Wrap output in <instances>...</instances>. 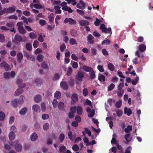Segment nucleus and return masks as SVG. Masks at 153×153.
<instances>
[{
	"label": "nucleus",
	"instance_id": "473e14b6",
	"mask_svg": "<svg viewBox=\"0 0 153 153\" xmlns=\"http://www.w3.org/2000/svg\"><path fill=\"white\" fill-rule=\"evenodd\" d=\"M15 39L17 41L21 42L22 41V39L21 36L19 34H16L15 36Z\"/></svg>",
	"mask_w": 153,
	"mask_h": 153
},
{
	"label": "nucleus",
	"instance_id": "1a4fd4ad",
	"mask_svg": "<svg viewBox=\"0 0 153 153\" xmlns=\"http://www.w3.org/2000/svg\"><path fill=\"white\" fill-rule=\"evenodd\" d=\"M64 22L66 23L69 22L70 24H74L76 23V22L73 19L69 18H66L64 21Z\"/></svg>",
	"mask_w": 153,
	"mask_h": 153
},
{
	"label": "nucleus",
	"instance_id": "412c9836",
	"mask_svg": "<svg viewBox=\"0 0 153 153\" xmlns=\"http://www.w3.org/2000/svg\"><path fill=\"white\" fill-rule=\"evenodd\" d=\"M89 72L90 75V77L91 79H94L96 77L95 74L93 69H92L91 70H90V71Z\"/></svg>",
	"mask_w": 153,
	"mask_h": 153
},
{
	"label": "nucleus",
	"instance_id": "79ce46f5",
	"mask_svg": "<svg viewBox=\"0 0 153 153\" xmlns=\"http://www.w3.org/2000/svg\"><path fill=\"white\" fill-rule=\"evenodd\" d=\"M54 14L51 13L50 14V15L48 17V18L49 19V22H51V24L52 22L53 21V20L54 19Z\"/></svg>",
	"mask_w": 153,
	"mask_h": 153
},
{
	"label": "nucleus",
	"instance_id": "a211bd4d",
	"mask_svg": "<svg viewBox=\"0 0 153 153\" xmlns=\"http://www.w3.org/2000/svg\"><path fill=\"white\" fill-rule=\"evenodd\" d=\"M38 138L37 134L34 132L30 136L31 140L32 141H35Z\"/></svg>",
	"mask_w": 153,
	"mask_h": 153
},
{
	"label": "nucleus",
	"instance_id": "423d86ee",
	"mask_svg": "<svg viewBox=\"0 0 153 153\" xmlns=\"http://www.w3.org/2000/svg\"><path fill=\"white\" fill-rule=\"evenodd\" d=\"M18 142H14L12 144V145H13L15 147V148L16 150L18 152H20L22 149V147L21 145L18 144Z\"/></svg>",
	"mask_w": 153,
	"mask_h": 153
},
{
	"label": "nucleus",
	"instance_id": "bb28decb",
	"mask_svg": "<svg viewBox=\"0 0 153 153\" xmlns=\"http://www.w3.org/2000/svg\"><path fill=\"white\" fill-rule=\"evenodd\" d=\"M85 71L89 72L90 71V70H91L93 68L87 66H84L82 68Z\"/></svg>",
	"mask_w": 153,
	"mask_h": 153
},
{
	"label": "nucleus",
	"instance_id": "9d476101",
	"mask_svg": "<svg viewBox=\"0 0 153 153\" xmlns=\"http://www.w3.org/2000/svg\"><path fill=\"white\" fill-rule=\"evenodd\" d=\"M58 108L60 111H64L65 110V105L64 103L62 102H60L58 104Z\"/></svg>",
	"mask_w": 153,
	"mask_h": 153
},
{
	"label": "nucleus",
	"instance_id": "aec40b11",
	"mask_svg": "<svg viewBox=\"0 0 153 153\" xmlns=\"http://www.w3.org/2000/svg\"><path fill=\"white\" fill-rule=\"evenodd\" d=\"M94 37L91 34H89L88 36V41L90 44H93L94 43V42L93 40Z\"/></svg>",
	"mask_w": 153,
	"mask_h": 153
},
{
	"label": "nucleus",
	"instance_id": "58836bf2",
	"mask_svg": "<svg viewBox=\"0 0 153 153\" xmlns=\"http://www.w3.org/2000/svg\"><path fill=\"white\" fill-rule=\"evenodd\" d=\"M97 50L96 48H91V55L92 56H95L97 54Z\"/></svg>",
	"mask_w": 153,
	"mask_h": 153
},
{
	"label": "nucleus",
	"instance_id": "a18cd8bd",
	"mask_svg": "<svg viewBox=\"0 0 153 153\" xmlns=\"http://www.w3.org/2000/svg\"><path fill=\"white\" fill-rule=\"evenodd\" d=\"M61 96V93L59 91H56L54 94L55 97L57 99H59Z\"/></svg>",
	"mask_w": 153,
	"mask_h": 153
},
{
	"label": "nucleus",
	"instance_id": "dca6fc26",
	"mask_svg": "<svg viewBox=\"0 0 153 153\" xmlns=\"http://www.w3.org/2000/svg\"><path fill=\"white\" fill-rule=\"evenodd\" d=\"M25 99V96L22 95L20 97L19 99L18 102L19 104H22L23 103Z\"/></svg>",
	"mask_w": 153,
	"mask_h": 153
},
{
	"label": "nucleus",
	"instance_id": "de8ad7c7",
	"mask_svg": "<svg viewBox=\"0 0 153 153\" xmlns=\"http://www.w3.org/2000/svg\"><path fill=\"white\" fill-rule=\"evenodd\" d=\"M69 43L71 45H74L77 44L76 41L73 38H71L69 40Z\"/></svg>",
	"mask_w": 153,
	"mask_h": 153
},
{
	"label": "nucleus",
	"instance_id": "5701e85b",
	"mask_svg": "<svg viewBox=\"0 0 153 153\" xmlns=\"http://www.w3.org/2000/svg\"><path fill=\"white\" fill-rule=\"evenodd\" d=\"M124 113L125 114H127L128 116H130L132 113L131 109L127 108H125Z\"/></svg>",
	"mask_w": 153,
	"mask_h": 153
},
{
	"label": "nucleus",
	"instance_id": "338daca9",
	"mask_svg": "<svg viewBox=\"0 0 153 153\" xmlns=\"http://www.w3.org/2000/svg\"><path fill=\"white\" fill-rule=\"evenodd\" d=\"M34 7L35 8L40 9L43 8L42 6L40 4H35Z\"/></svg>",
	"mask_w": 153,
	"mask_h": 153
},
{
	"label": "nucleus",
	"instance_id": "052dcab7",
	"mask_svg": "<svg viewBox=\"0 0 153 153\" xmlns=\"http://www.w3.org/2000/svg\"><path fill=\"white\" fill-rule=\"evenodd\" d=\"M90 114L88 115V117H93L94 114L95 113V110L94 109H92L91 110V111L89 112Z\"/></svg>",
	"mask_w": 153,
	"mask_h": 153
},
{
	"label": "nucleus",
	"instance_id": "ea45409f",
	"mask_svg": "<svg viewBox=\"0 0 153 153\" xmlns=\"http://www.w3.org/2000/svg\"><path fill=\"white\" fill-rule=\"evenodd\" d=\"M82 112V110L81 107L79 106L77 107V113L79 115H81Z\"/></svg>",
	"mask_w": 153,
	"mask_h": 153
},
{
	"label": "nucleus",
	"instance_id": "69168bd1",
	"mask_svg": "<svg viewBox=\"0 0 153 153\" xmlns=\"http://www.w3.org/2000/svg\"><path fill=\"white\" fill-rule=\"evenodd\" d=\"M49 118V116L48 114H43L42 115V118L44 120L48 119Z\"/></svg>",
	"mask_w": 153,
	"mask_h": 153
},
{
	"label": "nucleus",
	"instance_id": "e2e57ef3",
	"mask_svg": "<svg viewBox=\"0 0 153 153\" xmlns=\"http://www.w3.org/2000/svg\"><path fill=\"white\" fill-rule=\"evenodd\" d=\"M138 79L139 77H137L135 79L133 80L132 82V84L134 85H136L137 84Z\"/></svg>",
	"mask_w": 153,
	"mask_h": 153
},
{
	"label": "nucleus",
	"instance_id": "ddd939ff",
	"mask_svg": "<svg viewBox=\"0 0 153 153\" xmlns=\"http://www.w3.org/2000/svg\"><path fill=\"white\" fill-rule=\"evenodd\" d=\"M16 7L15 6L10 7L8 8H5L6 9V13L8 12L10 13H14L15 11Z\"/></svg>",
	"mask_w": 153,
	"mask_h": 153
},
{
	"label": "nucleus",
	"instance_id": "2eb2a0df",
	"mask_svg": "<svg viewBox=\"0 0 153 153\" xmlns=\"http://www.w3.org/2000/svg\"><path fill=\"white\" fill-rule=\"evenodd\" d=\"M32 110L34 111L38 112L40 110V106L37 104H35L33 105L32 107Z\"/></svg>",
	"mask_w": 153,
	"mask_h": 153
},
{
	"label": "nucleus",
	"instance_id": "a19ab883",
	"mask_svg": "<svg viewBox=\"0 0 153 153\" xmlns=\"http://www.w3.org/2000/svg\"><path fill=\"white\" fill-rule=\"evenodd\" d=\"M27 126L25 125H23L21 127L22 131L23 132H25L27 131Z\"/></svg>",
	"mask_w": 153,
	"mask_h": 153
},
{
	"label": "nucleus",
	"instance_id": "8fccbe9b",
	"mask_svg": "<svg viewBox=\"0 0 153 153\" xmlns=\"http://www.w3.org/2000/svg\"><path fill=\"white\" fill-rule=\"evenodd\" d=\"M115 85L113 83H111L108 87V90L109 91H110L112 90L114 88Z\"/></svg>",
	"mask_w": 153,
	"mask_h": 153
},
{
	"label": "nucleus",
	"instance_id": "0e129e2a",
	"mask_svg": "<svg viewBox=\"0 0 153 153\" xmlns=\"http://www.w3.org/2000/svg\"><path fill=\"white\" fill-rule=\"evenodd\" d=\"M72 149L75 151H78L79 150V148L78 146L76 144L72 146Z\"/></svg>",
	"mask_w": 153,
	"mask_h": 153
},
{
	"label": "nucleus",
	"instance_id": "7ed1b4c3",
	"mask_svg": "<svg viewBox=\"0 0 153 153\" xmlns=\"http://www.w3.org/2000/svg\"><path fill=\"white\" fill-rule=\"evenodd\" d=\"M84 76V73L83 72L81 71H79L75 77L76 82L82 81Z\"/></svg>",
	"mask_w": 153,
	"mask_h": 153
},
{
	"label": "nucleus",
	"instance_id": "2f4dec72",
	"mask_svg": "<svg viewBox=\"0 0 153 153\" xmlns=\"http://www.w3.org/2000/svg\"><path fill=\"white\" fill-rule=\"evenodd\" d=\"M122 101L121 100H119L116 102L115 104V106L117 108H119L122 105Z\"/></svg>",
	"mask_w": 153,
	"mask_h": 153
},
{
	"label": "nucleus",
	"instance_id": "f8f14e48",
	"mask_svg": "<svg viewBox=\"0 0 153 153\" xmlns=\"http://www.w3.org/2000/svg\"><path fill=\"white\" fill-rule=\"evenodd\" d=\"M42 98L41 96L39 95H36L34 98V100L35 102L39 103L42 101Z\"/></svg>",
	"mask_w": 153,
	"mask_h": 153
},
{
	"label": "nucleus",
	"instance_id": "6e6d98bb",
	"mask_svg": "<svg viewBox=\"0 0 153 153\" xmlns=\"http://www.w3.org/2000/svg\"><path fill=\"white\" fill-rule=\"evenodd\" d=\"M6 71L9 70L10 69V67L7 64L5 63L3 65Z\"/></svg>",
	"mask_w": 153,
	"mask_h": 153
},
{
	"label": "nucleus",
	"instance_id": "5fc2aeb1",
	"mask_svg": "<svg viewBox=\"0 0 153 153\" xmlns=\"http://www.w3.org/2000/svg\"><path fill=\"white\" fill-rule=\"evenodd\" d=\"M110 42L109 39H105L102 42V45H103L104 44H106L108 45L110 43Z\"/></svg>",
	"mask_w": 153,
	"mask_h": 153
},
{
	"label": "nucleus",
	"instance_id": "20e7f679",
	"mask_svg": "<svg viewBox=\"0 0 153 153\" xmlns=\"http://www.w3.org/2000/svg\"><path fill=\"white\" fill-rule=\"evenodd\" d=\"M100 29L103 33H110V35L111 34V28L110 27H108L107 29L105 27V25L103 24H102L100 26Z\"/></svg>",
	"mask_w": 153,
	"mask_h": 153
},
{
	"label": "nucleus",
	"instance_id": "6ab92c4d",
	"mask_svg": "<svg viewBox=\"0 0 153 153\" xmlns=\"http://www.w3.org/2000/svg\"><path fill=\"white\" fill-rule=\"evenodd\" d=\"M27 111V108L26 107L22 108L19 111V114L22 115H25Z\"/></svg>",
	"mask_w": 153,
	"mask_h": 153
},
{
	"label": "nucleus",
	"instance_id": "72a5a7b5",
	"mask_svg": "<svg viewBox=\"0 0 153 153\" xmlns=\"http://www.w3.org/2000/svg\"><path fill=\"white\" fill-rule=\"evenodd\" d=\"M12 105L14 107H16L18 105V102L17 100L16 99H15L11 102Z\"/></svg>",
	"mask_w": 153,
	"mask_h": 153
},
{
	"label": "nucleus",
	"instance_id": "9b49d317",
	"mask_svg": "<svg viewBox=\"0 0 153 153\" xmlns=\"http://www.w3.org/2000/svg\"><path fill=\"white\" fill-rule=\"evenodd\" d=\"M24 90L22 88H19L17 89L14 93L15 96H18L21 94L23 91Z\"/></svg>",
	"mask_w": 153,
	"mask_h": 153
},
{
	"label": "nucleus",
	"instance_id": "680f3d73",
	"mask_svg": "<svg viewBox=\"0 0 153 153\" xmlns=\"http://www.w3.org/2000/svg\"><path fill=\"white\" fill-rule=\"evenodd\" d=\"M70 110L71 112L73 114L75 113L76 111V107L75 106L71 107L70 108Z\"/></svg>",
	"mask_w": 153,
	"mask_h": 153
},
{
	"label": "nucleus",
	"instance_id": "0eeeda50",
	"mask_svg": "<svg viewBox=\"0 0 153 153\" xmlns=\"http://www.w3.org/2000/svg\"><path fill=\"white\" fill-rule=\"evenodd\" d=\"M16 83L19 88H24L26 86L25 84L23 83V81L22 79H18Z\"/></svg>",
	"mask_w": 153,
	"mask_h": 153
},
{
	"label": "nucleus",
	"instance_id": "bf43d9fd",
	"mask_svg": "<svg viewBox=\"0 0 153 153\" xmlns=\"http://www.w3.org/2000/svg\"><path fill=\"white\" fill-rule=\"evenodd\" d=\"M58 102L56 99H54L52 102V104L54 108H56L58 105Z\"/></svg>",
	"mask_w": 153,
	"mask_h": 153
},
{
	"label": "nucleus",
	"instance_id": "39448f33",
	"mask_svg": "<svg viewBox=\"0 0 153 153\" xmlns=\"http://www.w3.org/2000/svg\"><path fill=\"white\" fill-rule=\"evenodd\" d=\"M6 26L8 27L9 30L11 32H13L14 33H16L15 30H14V25L13 22H7L6 24Z\"/></svg>",
	"mask_w": 153,
	"mask_h": 153
},
{
	"label": "nucleus",
	"instance_id": "f03ea898",
	"mask_svg": "<svg viewBox=\"0 0 153 153\" xmlns=\"http://www.w3.org/2000/svg\"><path fill=\"white\" fill-rule=\"evenodd\" d=\"M15 76V73L14 71H11L10 73L5 72L4 74V78L6 79H9L10 78H13Z\"/></svg>",
	"mask_w": 153,
	"mask_h": 153
},
{
	"label": "nucleus",
	"instance_id": "4be33fe9",
	"mask_svg": "<svg viewBox=\"0 0 153 153\" xmlns=\"http://www.w3.org/2000/svg\"><path fill=\"white\" fill-rule=\"evenodd\" d=\"M71 99L72 101L74 102H77L78 98L77 94H73L71 96Z\"/></svg>",
	"mask_w": 153,
	"mask_h": 153
},
{
	"label": "nucleus",
	"instance_id": "c756f323",
	"mask_svg": "<svg viewBox=\"0 0 153 153\" xmlns=\"http://www.w3.org/2000/svg\"><path fill=\"white\" fill-rule=\"evenodd\" d=\"M42 68L45 69H49V66L47 63L44 62L42 63L41 64Z\"/></svg>",
	"mask_w": 153,
	"mask_h": 153
},
{
	"label": "nucleus",
	"instance_id": "cd10ccee",
	"mask_svg": "<svg viewBox=\"0 0 153 153\" xmlns=\"http://www.w3.org/2000/svg\"><path fill=\"white\" fill-rule=\"evenodd\" d=\"M29 36L30 39H34L37 37V35L34 32H32L29 33Z\"/></svg>",
	"mask_w": 153,
	"mask_h": 153
},
{
	"label": "nucleus",
	"instance_id": "c9c22d12",
	"mask_svg": "<svg viewBox=\"0 0 153 153\" xmlns=\"http://www.w3.org/2000/svg\"><path fill=\"white\" fill-rule=\"evenodd\" d=\"M108 68L111 71H113L114 69V65L111 63L109 62L108 65Z\"/></svg>",
	"mask_w": 153,
	"mask_h": 153
},
{
	"label": "nucleus",
	"instance_id": "e433bc0d",
	"mask_svg": "<svg viewBox=\"0 0 153 153\" xmlns=\"http://www.w3.org/2000/svg\"><path fill=\"white\" fill-rule=\"evenodd\" d=\"M44 56L41 54L38 55L37 57L38 61L39 62H42L43 61Z\"/></svg>",
	"mask_w": 153,
	"mask_h": 153
},
{
	"label": "nucleus",
	"instance_id": "6e6552de",
	"mask_svg": "<svg viewBox=\"0 0 153 153\" xmlns=\"http://www.w3.org/2000/svg\"><path fill=\"white\" fill-rule=\"evenodd\" d=\"M60 86L61 88L64 90H67L68 88V85L65 81H62L60 83Z\"/></svg>",
	"mask_w": 153,
	"mask_h": 153
},
{
	"label": "nucleus",
	"instance_id": "b1692460",
	"mask_svg": "<svg viewBox=\"0 0 153 153\" xmlns=\"http://www.w3.org/2000/svg\"><path fill=\"white\" fill-rule=\"evenodd\" d=\"M125 139L127 142H129L131 141V137L130 134H128L125 135L124 136Z\"/></svg>",
	"mask_w": 153,
	"mask_h": 153
},
{
	"label": "nucleus",
	"instance_id": "f704fd0d",
	"mask_svg": "<svg viewBox=\"0 0 153 153\" xmlns=\"http://www.w3.org/2000/svg\"><path fill=\"white\" fill-rule=\"evenodd\" d=\"M132 126L128 125L125 129L124 131L126 133H128L132 130Z\"/></svg>",
	"mask_w": 153,
	"mask_h": 153
},
{
	"label": "nucleus",
	"instance_id": "4468645a",
	"mask_svg": "<svg viewBox=\"0 0 153 153\" xmlns=\"http://www.w3.org/2000/svg\"><path fill=\"white\" fill-rule=\"evenodd\" d=\"M79 25L82 26H87L89 24V22L87 21L81 20L79 22Z\"/></svg>",
	"mask_w": 153,
	"mask_h": 153
},
{
	"label": "nucleus",
	"instance_id": "7c9ffc66",
	"mask_svg": "<svg viewBox=\"0 0 153 153\" xmlns=\"http://www.w3.org/2000/svg\"><path fill=\"white\" fill-rule=\"evenodd\" d=\"M18 29L19 31L21 33L24 34L26 32V30L24 29L23 26L18 27Z\"/></svg>",
	"mask_w": 153,
	"mask_h": 153
},
{
	"label": "nucleus",
	"instance_id": "393cba45",
	"mask_svg": "<svg viewBox=\"0 0 153 153\" xmlns=\"http://www.w3.org/2000/svg\"><path fill=\"white\" fill-rule=\"evenodd\" d=\"M54 9L56 10L55 13L56 14H60L61 13V10L60 9V7L58 6H55L54 7Z\"/></svg>",
	"mask_w": 153,
	"mask_h": 153
},
{
	"label": "nucleus",
	"instance_id": "a878e982",
	"mask_svg": "<svg viewBox=\"0 0 153 153\" xmlns=\"http://www.w3.org/2000/svg\"><path fill=\"white\" fill-rule=\"evenodd\" d=\"M98 79L100 81H103L104 82L105 80V76L104 75L102 74H99Z\"/></svg>",
	"mask_w": 153,
	"mask_h": 153
},
{
	"label": "nucleus",
	"instance_id": "c03bdc74",
	"mask_svg": "<svg viewBox=\"0 0 153 153\" xmlns=\"http://www.w3.org/2000/svg\"><path fill=\"white\" fill-rule=\"evenodd\" d=\"M34 126L35 128L37 130H39L40 128V124L38 122H36L34 124Z\"/></svg>",
	"mask_w": 153,
	"mask_h": 153
},
{
	"label": "nucleus",
	"instance_id": "4d7b16f0",
	"mask_svg": "<svg viewBox=\"0 0 153 153\" xmlns=\"http://www.w3.org/2000/svg\"><path fill=\"white\" fill-rule=\"evenodd\" d=\"M49 124L48 123H46L43 126V129L45 130H47L49 128Z\"/></svg>",
	"mask_w": 153,
	"mask_h": 153
},
{
	"label": "nucleus",
	"instance_id": "4c0bfd02",
	"mask_svg": "<svg viewBox=\"0 0 153 153\" xmlns=\"http://www.w3.org/2000/svg\"><path fill=\"white\" fill-rule=\"evenodd\" d=\"M68 136L69 139L71 140H73L75 138V137H73L72 135V133L71 131H69L68 132Z\"/></svg>",
	"mask_w": 153,
	"mask_h": 153
},
{
	"label": "nucleus",
	"instance_id": "09e8293b",
	"mask_svg": "<svg viewBox=\"0 0 153 153\" xmlns=\"http://www.w3.org/2000/svg\"><path fill=\"white\" fill-rule=\"evenodd\" d=\"M10 130V132L15 133L17 131V129L15 126L13 125L11 126Z\"/></svg>",
	"mask_w": 153,
	"mask_h": 153
},
{
	"label": "nucleus",
	"instance_id": "864d4df0",
	"mask_svg": "<svg viewBox=\"0 0 153 153\" xmlns=\"http://www.w3.org/2000/svg\"><path fill=\"white\" fill-rule=\"evenodd\" d=\"M5 114L2 112H0V120H3L5 117Z\"/></svg>",
	"mask_w": 153,
	"mask_h": 153
},
{
	"label": "nucleus",
	"instance_id": "49530a36",
	"mask_svg": "<svg viewBox=\"0 0 153 153\" xmlns=\"http://www.w3.org/2000/svg\"><path fill=\"white\" fill-rule=\"evenodd\" d=\"M65 135L63 134H61L59 136V139L61 142H62L65 139Z\"/></svg>",
	"mask_w": 153,
	"mask_h": 153
},
{
	"label": "nucleus",
	"instance_id": "603ef678",
	"mask_svg": "<svg viewBox=\"0 0 153 153\" xmlns=\"http://www.w3.org/2000/svg\"><path fill=\"white\" fill-rule=\"evenodd\" d=\"M66 148L64 146H61L59 149V152H64L66 151Z\"/></svg>",
	"mask_w": 153,
	"mask_h": 153
},
{
	"label": "nucleus",
	"instance_id": "37998d69",
	"mask_svg": "<svg viewBox=\"0 0 153 153\" xmlns=\"http://www.w3.org/2000/svg\"><path fill=\"white\" fill-rule=\"evenodd\" d=\"M27 50L29 51H31L32 50V45L30 43L27 44L26 46Z\"/></svg>",
	"mask_w": 153,
	"mask_h": 153
},
{
	"label": "nucleus",
	"instance_id": "13d9d810",
	"mask_svg": "<svg viewBox=\"0 0 153 153\" xmlns=\"http://www.w3.org/2000/svg\"><path fill=\"white\" fill-rule=\"evenodd\" d=\"M5 40V36L3 34H0V42H3Z\"/></svg>",
	"mask_w": 153,
	"mask_h": 153
},
{
	"label": "nucleus",
	"instance_id": "f257e3e1",
	"mask_svg": "<svg viewBox=\"0 0 153 153\" xmlns=\"http://www.w3.org/2000/svg\"><path fill=\"white\" fill-rule=\"evenodd\" d=\"M138 49L140 51H136L135 53L136 56H137L138 57H143L142 52L143 51V44H141L139 45Z\"/></svg>",
	"mask_w": 153,
	"mask_h": 153
},
{
	"label": "nucleus",
	"instance_id": "3c124183",
	"mask_svg": "<svg viewBox=\"0 0 153 153\" xmlns=\"http://www.w3.org/2000/svg\"><path fill=\"white\" fill-rule=\"evenodd\" d=\"M72 69L71 67H69L67 72V74L68 76H70L72 74Z\"/></svg>",
	"mask_w": 153,
	"mask_h": 153
},
{
	"label": "nucleus",
	"instance_id": "774afa93",
	"mask_svg": "<svg viewBox=\"0 0 153 153\" xmlns=\"http://www.w3.org/2000/svg\"><path fill=\"white\" fill-rule=\"evenodd\" d=\"M39 44V42L37 40H35L33 43V46L34 48H36L38 47Z\"/></svg>",
	"mask_w": 153,
	"mask_h": 153
},
{
	"label": "nucleus",
	"instance_id": "f3484780",
	"mask_svg": "<svg viewBox=\"0 0 153 153\" xmlns=\"http://www.w3.org/2000/svg\"><path fill=\"white\" fill-rule=\"evenodd\" d=\"M15 133L10 132L9 134V139L10 140H13L15 138Z\"/></svg>",
	"mask_w": 153,
	"mask_h": 153
},
{
	"label": "nucleus",
	"instance_id": "c85d7f7f",
	"mask_svg": "<svg viewBox=\"0 0 153 153\" xmlns=\"http://www.w3.org/2000/svg\"><path fill=\"white\" fill-rule=\"evenodd\" d=\"M70 33L72 36H76L78 35L77 32L75 30L71 29L70 30Z\"/></svg>",
	"mask_w": 153,
	"mask_h": 153
}]
</instances>
